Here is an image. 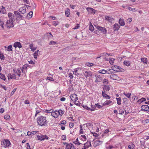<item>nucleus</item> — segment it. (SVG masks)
I'll list each match as a JSON object with an SVG mask.
<instances>
[{"instance_id":"nucleus-46","label":"nucleus","mask_w":149,"mask_h":149,"mask_svg":"<svg viewBox=\"0 0 149 149\" xmlns=\"http://www.w3.org/2000/svg\"><path fill=\"white\" fill-rule=\"evenodd\" d=\"M107 72V71L105 70H104V69L101 70H100L99 71V73H102V74H103L106 73Z\"/></svg>"},{"instance_id":"nucleus-27","label":"nucleus","mask_w":149,"mask_h":149,"mask_svg":"<svg viewBox=\"0 0 149 149\" xmlns=\"http://www.w3.org/2000/svg\"><path fill=\"white\" fill-rule=\"evenodd\" d=\"M30 48L31 49V51L33 52H34L36 49V47H35L33 46V44H31L29 45Z\"/></svg>"},{"instance_id":"nucleus-25","label":"nucleus","mask_w":149,"mask_h":149,"mask_svg":"<svg viewBox=\"0 0 149 149\" xmlns=\"http://www.w3.org/2000/svg\"><path fill=\"white\" fill-rule=\"evenodd\" d=\"M112 103V101L111 100H106L103 103L102 105L104 106H107L108 105Z\"/></svg>"},{"instance_id":"nucleus-56","label":"nucleus","mask_w":149,"mask_h":149,"mask_svg":"<svg viewBox=\"0 0 149 149\" xmlns=\"http://www.w3.org/2000/svg\"><path fill=\"white\" fill-rule=\"evenodd\" d=\"M123 64L125 65H130V61H125L123 62Z\"/></svg>"},{"instance_id":"nucleus-16","label":"nucleus","mask_w":149,"mask_h":149,"mask_svg":"<svg viewBox=\"0 0 149 149\" xmlns=\"http://www.w3.org/2000/svg\"><path fill=\"white\" fill-rule=\"evenodd\" d=\"M20 14H24L26 12V8L25 7H21L18 10Z\"/></svg>"},{"instance_id":"nucleus-17","label":"nucleus","mask_w":149,"mask_h":149,"mask_svg":"<svg viewBox=\"0 0 149 149\" xmlns=\"http://www.w3.org/2000/svg\"><path fill=\"white\" fill-rule=\"evenodd\" d=\"M141 110L144 111H149V107L148 105H143L141 106Z\"/></svg>"},{"instance_id":"nucleus-42","label":"nucleus","mask_w":149,"mask_h":149,"mask_svg":"<svg viewBox=\"0 0 149 149\" xmlns=\"http://www.w3.org/2000/svg\"><path fill=\"white\" fill-rule=\"evenodd\" d=\"M124 113V109H122V108H120L119 109V114L121 115H123Z\"/></svg>"},{"instance_id":"nucleus-6","label":"nucleus","mask_w":149,"mask_h":149,"mask_svg":"<svg viewBox=\"0 0 149 149\" xmlns=\"http://www.w3.org/2000/svg\"><path fill=\"white\" fill-rule=\"evenodd\" d=\"M79 69L78 68L74 70V71H72V70H69L68 72V76L71 79H72L73 78V74L74 73V72L76 73L77 72L78 73V72H79L78 71Z\"/></svg>"},{"instance_id":"nucleus-20","label":"nucleus","mask_w":149,"mask_h":149,"mask_svg":"<svg viewBox=\"0 0 149 149\" xmlns=\"http://www.w3.org/2000/svg\"><path fill=\"white\" fill-rule=\"evenodd\" d=\"M120 26L119 24L117 23L115 24L113 26V28L114 31H118V30Z\"/></svg>"},{"instance_id":"nucleus-26","label":"nucleus","mask_w":149,"mask_h":149,"mask_svg":"<svg viewBox=\"0 0 149 149\" xmlns=\"http://www.w3.org/2000/svg\"><path fill=\"white\" fill-rule=\"evenodd\" d=\"M79 138H80V140L83 141H86V137L84 135V134H82L81 136H80V137H79Z\"/></svg>"},{"instance_id":"nucleus-5","label":"nucleus","mask_w":149,"mask_h":149,"mask_svg":"<svg viewBox=\"0 0 149 149\" xmlns=\"http://www.w3.org/2000/svg\"><path fill=\"white\" fill-rule=\"evenodd\" d=\"M96 28L97 29L96 31V32H99V31H98V30L101 31L102 33H103L104 34H106L107 32V29L106 28L104 27H102L99 26H96Z\"/></svg>"},{"instance_id":"nucleus-35","label":"nucleus","mask_w":149,"mask_h":149,"mask_svg":"<svg viewBox=\"0 0 149 149\" xmlns=\"http://www.w3.org/2000/svg\"><path fill=\"white\" fill-rule=\"evenodd\" d=\"M80 127V130H79V134H84V131L83 129L82 126L81 125H79Z\"/></svg>"},{"instance_id":"nucleus-33","label":"nucleus","mask_w":149,"mask_h":149,"mask_svg":"<svg viewBox=\"0 0 149 149\" xmlns=\"http://www.w3.org/2000/svg\"><path fill=\"white\" fill-rule=\"evenodd\" d=\"M115 60V59L113 58H109V63L111 65L114 64V61Z\"/></svg>"},{"instance_id":"nucleus-55","label":"nucleus","mask_w":149,"mask_h":149,"mask_svg":"<svg viewBox=\"0 0 149 149\" xmlns=\"http://www.w3.org/2000/svg\"><path fill=\"white\" fill-rule=\"evenodd\" d=\"M103 82L105 84H107L109 83V81L107 79H104L103 81Z\"/></svg>"},{"instance_id":"nucleus-7","label":"nucleus","mask_w":149,"mask_h":149,"mask_svg":"<svg viewBox=\"0 0 149 149\" xmlns=\"http://www.w3.org/2000/svg\"><path fill=\"white\" fill-rule=\"evenodd\" d=\"M37 137L38 140L43 141L49 139V137L46 135H37Z\"/></svg>"},{"instance_id":"nucleus-11","label":"nucleus","mask_w":149,"mask_h":149,"mask_svg":"<svg viewBox=\"0 0 149 149\" xmlns=\"http://www.w3.org/2000/svg\"><path fill=\"white\" fill-rule=\"evenodd\" d=\"M103 142V141H100L99 140H96L94 142L93 146L94 147H96L97 146L101 145L102 144Z\"/></svg>"},{"instance_id":"nucleus-39","label":"nucleus","mask_w":149,"mask_h":149,"mask_svg":"<svg viewBox=\"0 0 149 149\" xmlns=\"http://www.w3.org/2000/svg\"><path fill=\"white\" fill-rule=\"evenodd\" d=\"M77 146H80L82 144L81 143H80L78 141V139L77 138L76 140L74 141L73 142Z\"/></svg>"},{"instance_id":"nucleus-31","label":"nucleus","mask_w":149,"mask_h":149,"mask_svg":"<svg viewBox=\"0 0 149 149\" xmlns=\"http://www.w3.org/2000/svg\"><path fill=\"white\" fill-rule=\"evenodd\" d=\"M123 95H125L128 98L130 99V98L131 93H128L127 92H123Z\"/></svg>"},{"instance_id":"nucleus-36","label":"nucleus","mask_w":149,"mask_h":149,"mask_svg":"<svg viewBox=\"0 0 149 149\" xmlns=\"http://www.w3.org/2000/svg\"><path fill=\"white\" fill-rule=\"evenodd\" d=\"M67 123V122L65 120H63L60 121L59 123V125H60L63 126L65 125Z\"/></svg>"},{"instance_id":"nucleus-53","label":"nucleus","mask_w":149,"mask_h":149,"mask_svg":"<svg viewBox=\"0 0 149 149\" xmlns=\"http://www.w3.org/2000/svg\"><path fill=\"white\" fill-rule=\"evenodd\" d=\"M59 23V22L57 21H55L53 22L52 24L53 25L56 26L58 25Z\"/></svg>"},{"instance_id":"nucleus-15","label":"nucleus","mask_w":149,"mask_h":149,"mask_svg":"<svg viewBox=\"0 0 149 149\" xmlns=\"http://www.w3.org/2000/svg\"><path fill=\"white\" fill-rule=\"evenodd\" d=\"M13 46L15 48L18 47L20 49L22 47V45L20 42H15Z\"/></svg>"},{"instance_id":"nucleus-19","label":"nucleus","mask_w":149,"mask_h":149,"mask_svg":"<svg viewBox=\"0 0 149 149\" xmlns=\"http://www.w3.org/2000/svg\"><path fill=\"white\" fill-rule=\"evenodd\" d=\"M84 149H86L88 148L90 146H91V143L90 141L87 142L86 143L84 144Z\"/></svg>"},{"instance_id":"nucleus-21","label":"nucleus","mask_w":149,"mask_h":149,"mask_svg":"<svg viewBox=\"0 0 149 149\" xmlns=\"http://www.w3.org/2000/svg\"><path fill=\"white\" fill-rule=\"evenodd\" d=\"M72 147H74V146L71 143L67 144L65 149H71Z\"/></svg>"},{"instance_id":"nucleus-57","label":"nucleus","mask_w":149,"mask_h":149,"mask_svg":"<svg viewBox=\"0 0 149 149\" xmlns=\"http://www.w3.org/2000/svg\"><path fill=\"white\" fill-rule=\"evenodd\" d=\"M27 67L26 66H23V68L22 69V71L23 73H25Z\"/></svg>"},{"instance_id":"nucleus-41","label":"nucleus","mask_w":149,"mask_h":149,"mask_svg":"<svg viewBox=\"0 0 149 149\" xmlns=\"http://www.w3.org/2000/svg\"><path fill=\"white\" fill-rule=\"evenodd\" d=\"M89 29L91 31H93L94 30V27L91 23H90V24L89 26Z\"/></svg>"},{"instance_id":"nucleus-14","label":"nucleus","mask_w":149,"mask_h":149,"mask_svg":"<svg viewBox=\"0 0 149 149\" xmlns=\"http://www.w3.org/2000/svg\"><path fill=\"white\" fill-rule=\"evenodd\" d=\"M110 78L114 80H118L119 79L118 76L116 74H112L110 75Z\"/></svg>"},{"instance_id":"nucleus-62","label":"nucleus","mask_w":149,"mask_h":149,"mask_svg":"<svg viewBox=\"0 0 149 149\" xmlns=\"http://www.w3.org/2000/svg\"><path fill=\"white\" fill-rule=\"evenodd\" d=\"M9 115H5L4 116V118L6 120H8L9 118Z\"/></svg>"},{"instance_id":"nucleus-4","label":"nucleus","mask_w":149,"mask_h":149,"mask_svg":"<svg viewBox=\"0 0 149 149\" xmlns=\"http://www.w3.org/2000/svg\"><path fill=\"white\" fill-rule=\"evenodd\" d=\"M10 27L14 26L15 23V18L13 14L10 13Z\"/></svg>"},{"instance_id":"nucleus-45","label":"nucleus","mask_w":149,"mask_h":149,"mask_svg":"<svg viewBox=\"0 0 149 149\" xmlns=\"http://www.w3.org/2000/svg\"><path fill=\"white\" fill-rule=\"evenodd\" d=\"M86 125V126L88 127L91 126L92 125V124L91 123H86L84 124L83 125Z\"/></svg>"},{"instance_id":"nucleus-54","label":"nucleus","mask_w":149,"mask_h":149,"mask_svg":"<svg viewBox=\"0 0 149 149\" xmlns=\"http://www.w3.org/2000/svg\"><path fill=\"white\" fill-rule=\"evenodd\" d=\"M0 78L4 80H5L6 79L5 76L1 73H0Z\"/></svg>"},{"instance_id":"nucleus-63","label":"nucleus","mask_w":149,"mask_h":149,"mask_svg":"<svg viewBox=\"0 0 149 149\" xmlns=\"http://www.w3.org/2000/svg\"><path fill=\"white\" fill-rule=\"evenodd\" d=\"M132 20V19L131 18H129L127 19V22L130 23L131 22Z\"/></svg>"},{"instance_id":"nucleus-30","label":"nucleus","mask_w":149,"mask_h":149,"mask_svg":"<svg viewBox=\"0 0 149 149\" xmlns=\"http://www.w3.org/2000/svg\"><path fill=\"white\" fill-rule=\"evenodd\" d=\"M110 131V130H109V129H107L105 130L104 132H103V134H102V136H104L105 135H107V136H108L109 135L108 133Z\"/></svg>"},{"instance_id":"nucleus-28","label":"nucleus","mask_w":149,"mask_h":149,"mask_svg":"<svg viewBox=\"0 0 149 149\" xmlns=\"http://www.w3.org/2000/svg\"><path fill=\"white\" fill-rule=\"evenodd\" d=\"M108 55V56H112V54H109L108 53H102L101 54V56L99 57H97V58H96V59H97V58H100L102 56H103L104 55H105V56H106V55Z\"/></svg>"},{"instance_id":"nucleus-59","label":"nucleus","mask_w":149,"mask_h":149,"mask_svg":"<svg viewBox=\"0 0 149 149\" xmlns=\"http://www.w3.org/2000/svg\"><path fill=\"white\" fill-rule=\"evenodd\" d=\"M0 58L1 60H4V57L3 54L0 52Z\"/></svg>"},{"instance_id":"nucleus-44","label":"nucleus","mask_w":149,"mask_h":149,"mask_svg":"<svg viewBox=\"0 0 149 149\" xmlns=\"http://www.w3.org/2000/svg\"><path fill=\"white\" fill-rule=\"evenodd\" d=\"M95 106L96 105H91V108H90V110L91 111H94L96 107Z\"/></svg>"},{"instance_id":"nucleus-34","label":"nucleus","mask_w":149,"mask_h":149,"mask_svg":"<svg viewBox=\"0 0 149 149\" xmlns=\"http://www.w3.org/2000/svg\"><path fill=\"white\" fill-rule=\"evenodd\" d=\"M135 147V145L132 143H130L128 146V148L130 149H134Z\"/></svg>"},{"instance_id":"nucleus-38","label":"nucleus","mask_w":149,"mask_h":149,"mask_svg":"<svg viewBox=\"0 0 149 149\" xmlns=\"http://www.w3.org/2000/svg\"><path fill=\"white\" fill-rule=\"evenodd\" d=\"M15 74V73L14 74H10V78L17 79L16 77V75Z\"/></svg>"},{"instance_id":"nucleus-8","label":"nucleus","mask_w":149,"mask_h":149,"mask_svg":"<svg viewBox=\"0 0 149 149\" xmlns=\"http://www.w3.org/2000/svg\"><path fill=\"white\" fill-rule=\"evenodd\" d=\"M84 75L86 79H89L92 75L91 72L90 71H85L84 73Z\"/></svg>"},{"instance_id":"nucleus-40","label":"nucleus","mask_w":149,"mask_h":149,"mask_svg":"<svg viewBox=\"0 0 149 149\" xmlns=\"http://www.w3.org/2000/svg\"><path fill=\"white\" fill-rule=\"evenodd\" d=\"M70 14V10L69 9L67 8L65 11V15L67 17H69Z\"/></svg>"},{"instance_id":"nucleus-64","label":"nucleus","mask_w":149,"mask_h":149,"mask_svg":"<svg viewBox=\"0 0 149 149\" xmlns=\"http://www.w3.org/2000/svg\"><path fill=\"white\" fill-rule=\"evenodd\" d=\"M26 144V148L27 149H31L29 143H27Z\"/></svg>"},{"instance_id":"nucleus-47","label":"nucleus","mask_w":149,"mask_h":149,"mask_svg":"<svg viewBox=\"0 0 149 149\" xmlns=\"http://www.w3.org/2000/svg\"><path fill=\"white\" fill-rule=\"evenodd\" d=\"M116 99L117 101V103L118 105L121 104V98L120 97L119 98H116Z\"/></svg>"},{"instance_id":"nucleus-51","label":"nucleus","mask_w":149,"mask_h":149,"mask_svg":"<svg viewBox=\"0 0 149 149\" xmlns=\"http://www.w3.org/2000/svg\"><path fill=\"white\" fill-rule=\"evenodd\" d=\"M148 122H149V119H146L142 121V123L144 124L148 123Z\"/></svg>"},{"instance_id":"nucleus-58","label":"nucleus","mask_w":149,"mask_h":149,"mask_svg":"<svg viewBox=\"0 0 149 149\" xmlns=\"http://www.w3.org/2000/svg\"><path fill=\"white\" fill-rule=\"evenodd\" d=\"M120 146V143L117 144L114 146V148L116 149H119Z\"/></svg>"},{"instance_id":"nucleus-37","label":"nucleus","mask_w":149,"mask_h":149,"mask_svg":"<svg viewBox=\"0 0 149 149\" xmlns=\"http://www.w3.org/2000/svg\"><path fill=\"white\" fill-rule=\"evenodd\" d=\"M45 35L47 36L48 39L51 38L53 37L51 33H47L46 34H45Z\"/></svg>"},{"instance_id":"nucleus-23","label":"nucleus","mask_w":149,"mask_h":149,"mask_svg":"<svg viewBox=\"0 0 149 149\" xmlns=\"http://www.w3.org/2000/svg\"><path fill=\"white\" fill-rule=\"evenodd\" d=\"M119 23L121 26H123L125 25L124 20L121 18H120L119 21Z\"/></svg>"},{"instance_id":"nucleus-1","label":"nucleus","mask_w":149,"mask_h":149,"mask_svg":"<svg viewBox=\"0 0 149 149\" xmlns=\"http://www.w3.org/2000/svg\"><path fill=\"white\" fill-rule=\"evenodd\" d=\"M36 122L39 126H44L47 125L48 121L47 120L46 116H41L37 118Z\"/></svg>"},{"instance_id":"nucleus-52","label":"nucleus","mask_w":149,"mask_h":149,"mask_svg":"<svg viewBox=\"0 0 149 149\" xmlns=\"http://www.w3.org/2000/svg\"><path fill=\"white\" fill-rule=\"evenodd\" d=\"M33 14V12L32 11H30L29 14L27 15L28 17L29 18H31L32 16V14Z\"/></svg>"},{"instance_id":"nucleus-18","label":"nucleus","mask_w":149,"mask_h":149,"mask_svg":"<svg viewBox=\"0 0 149 149\" xmlns=\"http://www.w3.org/2000/svg\"><path fill=\"white\" fill-rule=\"evenodd\" d=\"M105 92L102 91V96L104 98L106 99H109L111 98V97L105 93Z\"/></svg>"},{"instance_id":"nucleus-13","label":"nucleus","mask_w":149,"mask_h":149,"mask_svg":"<svg viewBox=\"0 0 149 149\" xmlns=\"http://www.w3.org/2000/svg\"><path fill=\"white\" fill-rule=\"evenodd\" d=\"M95 77H96V79L95 81V82L98 83L102 81V78L101 76L99 75H95Z\"/></svg>"},{"instance_id":"nucleus-2","label":"nucleus","mask_w":149,"mask_h":149,"mask_svg":"<svg viewBox=\"0 0 149 149\" xmlns=\"http://www.w3.org/2000/svg\"><path fill=\"white\" fill-rule=\"evenodd\" d=\"M50 112L52 116L55 118H57L59 116L61 117L64 113L63 111L61 109L54 111L52 110Z\"/></svg>"},{"instance_id":"nucleus-9","label":"nucleus","mask_w":149,"mask_h":149,"mask_svg":"<svg viewBox=\"0 0 149 149\" xmlns=\"http://www.w3.org/2000/svg\"><path fill=\"white\" fill-rule=\"evenodd\" d=\"M111 68L113 70L115 71H122L123 69L119 66H112Z\"/></svg>"},{"instance_id":"nucleus-60","label":"nucleus","mask_w":149,"mask_h":149,"mask_svg":"<svg viewBox=\"0 0 149 149\" xmlns=\"http://www.w3.org/2000/svg\"><path fill=\"white\" fill-rule=\"evenodd\" d=\"M67 137L65 135H63L61 136V139L62 140L65 141Z\"/></svg>"},{"instance_id":"nucleus-48","label":"nucleus","mask_w":149,"mask_h":149,"mask_svg":"<svg viewBox=\"0 0 149 149\" xmlns=\"http://www.w3.org/2000/svg\"><path fill=\"white\" fill-rule=\"evenodd\" d=\"M141 60L144 63L146 64L147 62V59L146 58H141Z\"/></svg>"},{"instance_id":"nucleus-3","label":"nucleus","mask_w":149,"mask_h":149,"mask_svg":"<svg viewBox=\"0 0 149 149\" xmlns=\"http://www.w3.org/2000/svg\"><path fill=\"white\" fill-rule=\"evenodd\" d=\"M3 149H9V141L8 139H3L1 142Z\"/></svg>"},{"instance_id":"nucleus-43","label":"nucleus","mask_w":149,"mask_h":149,"mask_svg":"<svg viewBox=\"0 0 149 149\" xmlns=\"http://www.w3.org/2000/svg\"><path fill=\"white\" fill-rule=\"evenodd\" d=\"M146 99L145 98H142L141 99L137 101V102L141 103L144 101H146Z\"/></svg>"},{"instance_id":"nucleus-50","label":"nucleus","mask_w":149,"mask_h":149,"mask_svg":"<svg viewBox=\"0 0 149 149\" xmlns=\"http://www.w3.org/2000/svg\"><path fill=\"white\" fill-rule=\"evenodd\" d=\"M86 10L88 11H90L92 13V11H95V10L91 8H87Z\"/></svg>"},{"instance_id":"nucleus-32","label":"nucleus","mask_w":149,"mask_h":149,"mask_svg":"<svg viewBox=\"0 0 149 149\" xmlns=\"http://www.w3.org/2000/svg\"><path fill=\"white\" fill-rule=\"evenodd\" d=\"M6 10L4 7L3 6H2L0 7V13L4 14L5 13Z\"/></svg>"},{"instance_id":"nucleus-49","label":"nucleus","mask_w":149,"mask_h":149,"mask_svg":"<svg viewBox=\"0 0 149 149\" xmlns=\"http://www.w3.org/2000/svg\"><path fill=\"white\" fill-rule=\"evenodd\" d=\"M91 133L93 134V136H95V138H97L98 136H99V134H97L96 133L93 132H91Z\"/></svg>"},{"instance_id":"nucleus-24","label":"nucleus","mask_w":149,"mask_h":149,"mask_svg":"<svg viewBox=\"0 0 149 149\" xmlns=\"http://www.w3.org/2000/svg\"><path fill=\"white\" fill-rule=\"evenodd\" d=\"M105 19L110 22H111L113 20V18L108 16H105Z\"/></svg>"},{"instance_id":"nucleus-10","label":"nucleus","mask_w":149,"mask_h":149,"mask_svg":"<svg viewBox=\"0 0 149 149\" xmlns=\"http://www.w3.org/2000/svg\"><path fill=\"white\" fill-rule=\"evenodd\" d=\"M70 97L72 100L74 102L77 101L78 100L77 95L75 94L71 95Z\"/></svg>"},{"instance_id":"nucleus-29","label":"nucleus","mask_w":149,"mask_h":149,"mask_svg":"<svg viewBox=\"0 0 149 149\" xmlns=\"http://www.w3.org/2000/svg\"><path fill=\"white\" fill-rule=\"evenodd\" d=\"M40 52H39L38 50H37L36 51L34 54H33V56H34V58H37V56H38V54H40Z\"/></svg>"},{"instance_id":"nucleus-22","label":"nucleus","mask_w":149,"mask_h":149,"mask_svg":"<svg viewBox=\"0 0 149 149\" xmlns=\"http://www.w3.org/2000/svg\"><path fill=\"white\" fill-rule=\"evenodd\" d=\"M110 89V87L109 85H104L103 87L104 92H106L107 91H109Z\"/></svg>"},{"instance_id":"nucleus-61","label":"nucleus","mask_w":149,"mask_h":149,"mask_svg":"<svg viewBox=\"0 0 149 149\" xmlns=\"http://www.w3.org/2000/svg\"><path fill=\"white\" fill-rule=\"evenodd\" d=\"M55 44H56V43L54 41H51L49 43V45H55Z\"/></svg>"},{"instance_id":"nucleus-12","label":"nucleus","mask_w":149,"mask_h":149,"mask_svg":"<svg viewBox=\"0 0 149 149\" xmlns=\"http://www.w3.org/2000/svg\"><path fill=\"white\" fill-rule=\"evenodd\" d=\"M14 73L16 76L19 77L21 74V71L19 68H15L14 69Z\"/></svg>"}]
</instances>
